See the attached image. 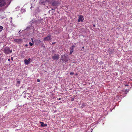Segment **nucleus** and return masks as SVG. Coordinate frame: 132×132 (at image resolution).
Returning <instances> with one entry per match:
<instances>
[{
    "label": "nucleus",
    "mask_w": 132,
    "mask_h": 132,
    "mask_svg": "<svg viewBox=\"0 0 132 132\" xmlns=\"http://www.w3.org/2000/svg\"><path fill=\"white\" fill-rule=\"evenodd\" d=\"M40 23L41 21L39 20H36L34 19L30 22V23L31 25L28 26L25 30H28L30 29H33L34 27H36L37 26H38Z\"/></svg>",
    "instance_id": "obj_1"
},
{
    "label": "nucleus",
    "mask_w": 132,
    "mask_h": 132,
    "mask_svg": "<svg viewBox=\"0 0 132 132\" xmlns=\"http://www.w3.org/2000/svg\"><path fill=\"white\" fill-rule=\"evenodd\" d=\"M51 5L53 7V8H52V10H54L55 9L57 8L58 5L60 4L59 2L58 1L55 0H52L51 2Z\"/></svg>",
    "instance_id": "obj_2"
},
{
    "label": "nucleus",
    "mask_w": 132,
    "mask_h": 132,
    "mask_svg": "<svg viewBox=\"0 0 132 132\" xmlns=\"http://www.w3.org/2000/svg\"><path fill=\"white\" fill-rule=\"evenodd\" d=\"M4 53L6 54H9L12 52V50H11L9 47H6L4 48Z\"/></svg>",
    "instance_id": "obj_3"
},
{
    "label": "nucleus",
    "mask_w": 132,
    "mask_h": 132,
    "mask_svg": "<svg viewBox=\"0 0 132 132\" xmlns=\"http://www.w3.org/2000/svg\"><path fill=\"white\" fill-rule=\"evenodd\" d=\"M59 55L57 54H56L52 56V58L54 60H57L59 59Z\"/></svg>",
    "instance_id": "obj_4"
},
{
    "label": "nucleus",
    "mask_w": 132,
    "mask_h": 132,
    "mask_svg": "<svg viewBox=\"0 0 132 132\" xmlns=\"http://www.w3.org/2000/svg\"><path fill=\"white\" fill-rule=\"evenodd\" d=\"M84 19L83 16L82 15H79V19L78 20V22H82Z\"/></svg>",
    "instance_id": "obj_5"
},
{
    "label": "nucleus",
    "mask_w": 132,
    "mask_h": 132,
    "mask_svg": "<svg viewBox=\"0 0 132 132\" xmlns=\"http://www.w3.org/2000/svg\"><path fill=\"white\" fill-rule=\"evenodd\" d=\"M6 4L5 0H0V7L4 6Z\"/></svg>",
    "instance_id": "obj_6"
},
{
    "label": "nucleus",
    "mask_w": 132,
    "mask_h": 132,
    "mask_svg": "<svg viewBox=\"0 0 132 132\" xmlns=\"http://www.w3.org/2000/svg\"><path fill=\"white\" fill-rule=\"evenodd\" d=\"M31 59L29 58L28 60L26 59L24 60V62L26 65H28L30 64L31 62Z\"/></svg>",
    "instance_id": "obj_7"
},
{
    "label": "nucleus",
    "mask_w": 132,
    "mask_h": 132,
    "mask_svg": "<svg viewBox=\"0 0 132 132\" xmlns=\"http://www.w3.org/2000/svg\"><path fill=\"white\" fill-rule=\"evenodd\" d=\"M51 36L50 35L48 36L47 37L45 38L44 39V41H48L50 40L51 39Z\"/></svg>",
    "instance_id": "obj_8"
},
{
    "label": "nucleus",
    "mask_w": 132,
    "mask_h": 132,
    "mask_svg": "<svg viewBox=\"0 0 132 132\" xmlns=\"http://www.w3.org/2000/svg\"><path fill=\"white\" fill-rule=\"evenodd\" d=\"M61 59L64 62H66L67 61L66 59V57L65 55L62 56L61 57Z\"/></svg>",
    "instance_id": "obj_9"
},
{
    "label": "nucleus",
    "mask_w": 132,
    "mask_h": 132,
    "mask_svg": "<svg viewBox=\"0 0 132 132\" xmlns=\"http://www.w3.org/2000/svg\"><path fill=\"white\" fill-rule=\"evenodd\" d=\"M40 123H41L40 126L42 127H46L47 126V125L46 124H44L43 122L40 121Z\"/></svg>",
    "instance_id": "obj_10"
},
{
    "label": "nucleus",
    "mask_w": 132,
    "mask_h": 132,
    "mask_svg": "<svg viewBox=\"0 0 132 132\" xmlns=\"http://www.w3.org/2000/svg\"><path fill=\"white\" fill-rule=\"evenodd\" d=\"M46 1V0H40L39 2L40 4H45V3Z\"/></svg>",
    "instance_id": "obj_11"
},
{
    "label": "nucleus",
    "mask_w": 132,
    "mask_h": 132,
    "mask_svg": "<svg viewBox=\"0 0 132 132\" xmlns=\"http://www.w3.org/2000/svg\"><path fill=\"white\" fill-rule=\"evenodd\" d=\"M21 39H14V41L17 43H20L21 42Z\"/></svg>",
    "instance_id": "obj_12"
},
{
    "label": "nucleus",
    "mask_w": 132,
    "mask_h": 132,
    "mask_svg": "<svg viewBox=\"0 0 132 132\" xmlns=\"http://www.w3.org/2000/svg\"><path fill=\"white\" fill-rule=\"evenodd\" d=\"M75 47L74 45H73L71 46L70 48V51H73V48Z\"/></svg>",
    "instance_id": "obj_13"
},
{
    "label": "nucleus",
    "mask_w": 132,
    "mask_h": 132,
    "mask_svg": "<svg viewBox=\"0 0 132 132\" xmlns=\"http://www.w3.org/2000/svg\"><path fill=\"white\" fill-rule=\"evenodd\" d=\"M35 42L36 43H38V44L42 42L40 40L38 39L36 40Z\"/></svg>",
    "instance_id": "obj_14"
},
{
    "label": "nucleus",
    "mask_w": 132,
    "mask_h": 132,
    "mask_svg": "<svg viewBox=\"0 0 132 132\" xmlns=\"http://www.w3.org/2000/svg\"><path fill=\"white\" fill-rule=\"evenodd\" d=\"M3 29V27L2 26H0V32H1Z\"/></svg>",
    "instance_id": "obj_15"
},
{
    "label": "nucleus",
    "mask_w": 132,
    "mask_h": 132,
    "mask_svg": "<svg viewBox=\"0 0 132 132\" xmlns=\"http://www.w3.org/2000/svg\"><path fill=\"white\" fill-rule=\"evenodd\" d=\"M41 44V46H42V47H45V45H44V44L43 43H42V42H41V43H40Z\"/></svg>",
    "instance_id": "obj_16"
},
{
    "label": "nucleus",
    "mask_w": 132,
    "mask_h": 132,
    "mask_svg": "<svg viewBox=\"0 0 132 132\" xmlns=\"http://www.w3.org/2000/svg\"><path fill=\"white\" fill-rule=\"evenodd\" d=\"M29 44L31 46H32L33 45L34 43H32L31 42H29Z\"/></svg>",
    "instance_id": "obj_17"
},
{
    "label": "nucleus",
    "mask_w": 132,
    "mask_h": 132,
    "mask_svg": "<svg viewBox=\"0 0 132 132\" xmlns=\"http://www.w3.org/2000/svg\"><path fill=\"white\" fill-rule=\"evenodd\" d=\"M129 91V90L128 89H126L125 90V93H127Z\"/></svg>",
    "instance_id": "obj_18"
},
{
    "label": "nucleus",
    "mask_w": 132,
    "mask_h": 132,
    "mask_svg": "<svg viewBox=\"0 0 132 132\" xmlns=\"http://www.w3.org/2000/svg\"><path fill=\"white\" fill-rule=\"evenodd\" d=\"M7 1H8V2H9V4H10V3L11 2V0H7Z\"/></svg>",
    "instance_id": "obj_19"
},
{
    "label": "nucleus",
    "mask_w": 132,
    "mask_h": 132,
    "mask_svg": "<svg viewBox=\"0 0 132 132\" xmlns=\"http://www.w3.org/2000/svg\"><path fill=\"white\" fill-rule=\"evenodd\" d=\"M74 73L72 72H71L70 73V75H73Z\"/></svg>",
    "instance_id": "obj_20"
},
{
    "label": "nucleus",
    "mask_w": 132,
    "mask_h": 132,
    "mask_svg": "<svg viewBox=\"0 0 132 132\" xmlns=\"http://www.w3.org/2000/svg\"><path fill=\"white\" fill-rule=\"evenodd\" d=\"M40 80H39V79H37V82H40Z\"/></svg>",
    "instance_id": "obj_21"
},
{
    "label": "nucleus",
    "mask_w": 132,
    "mask_h": 132,
    "mask_svg": "<svg viewBox=\"0 0 132 132\" xmlns=\"http://www.w3.org/2000/svg\"><path fill=\"white\" fill-rule=\"evenodd\" d=\"M20 81H17V83H18V84H20Z\"/></svg>",
    "instance_id": "obj_22"
},
{
    "label": "nucleus",
    "mask_w": 132,
    "mask_h": 132,
    "mask_svg": "<svg viewBox=\"0 0 132 132\" xmlns=\"http://www.w3.org/2000/svg\"><path fill=\"white\" fill-rule=\"evenodd\" d=\"M73 51H70V54H71L73 52Z\"/></svg>",
    "instance_id": "obj_23"
},
{
    "label": "nucleus",
    "mask_w": 132,
    "mask_h": 132,
    "mask_svg": "<svg viewBox=\"0 0 132 132\" xmlns=\"http://www.w3.org/2000/svg\"><path fill=\"white\" fill-rule=\"evenodd\" d=\"M74 98H72L71 99V101H73L74 100Z\"/></svg>",
    "instance_id": "obj_24"
},
{
    "label": "nucleus",
    "mask_w": 132,
    "mask_h": 132,
    "mask_svg": "<svg viewBox=\"0 0 132 132\" xmlns=\"http://www.w3.org/2000/svg\"><path fill=\"white\" fill-rule=\"evenodd\" d=\"M55 42H53V43H52V45H53V44H55Z\"/></svg>",
    "instance_id": "obj_25"
},
{
    "label": "nucleus",
    "mask_w": 132,
    "mask_h": 132,
    "mask_svg": "<svg viewBox=\"0 0 132 132\" xmlns=\"http://www.w3.org/2000/svg\"><path fill=\"white\" fill-rule=\"evenodd\" d=\"M11 60H12V61H13V58L12 57L11 58Z\"/></svg>",
    "instance_id": "obj_26"
},
{
    "label": "nucleus",
    "mask_w": 132,
    "mask_h": 132,
    "mask_svg": "<svg viewBox=\"0 0 132 132\" xmlns=\"http://www.w3.org/2000/svg\"><path fill=\"white\" fill-rule=\"evenodd\" d=\"M28 45L27 44H26L25 45V46H26V47H27L28 46Z\"/></svg>",
    "instance_id": "obj_27"
},
{
    "label": "nucleus",
    "mask_w": 132,
    "mask_h": 132,
    "mask_svg": "<svg viewBox=\"0 0 132 132\" xmlns=\"http://www.w3.org/2000/svg\"><path fill=\"white\" fill-rule=\"evenodd\" d=\"M10 59H8V61H10Z\"/></svg>",
    "instance_id": "obj_28"
},
{
    "label": "nucleus",
    "mask_w": 132,
    "mask_h": 132,
    "mask_svg": "<svg viewBox=\"0 0 132 132\" xmlns=\"http://www.w3.org/2000/svg\"><path fill=\"white\" fill-rule=\"evenodd\" d=\"M31 39H32V42L33 43H34V42L33 41V40L31 38Z\"/></svg>",
    "instance_id": "obj_29"
},
{
    "label": "nucleus",
    "mask_w": 132,
    "mask_h": 132,
    "mask_svg": "<svg viewBox=\"0 0 132 132\" xmlns=\"http://www.w3.org/2000/svg\"><path fill=\"white\" fill-rule=\"evenodd\" d=\"M61 100V98H59V99H58V100Z\"/></svg>",
    "instance_id": "obj_30"
},
{
    "label": "nucleus",
    "mask_w": 132,
    "mask_h": 132,
    "mask_svg": "<svg viewBox=\"0 0 132 132\" xmlns=\"http://www.w3.org/2000/svg\"><path fill=\"white\" fill-rule=\"evenodd\" d=\"M93 26L94 27H95V25L94 24V25H93Z\"/></svg>",
    "instance_id": "obj_31"
},
{
    "label": "nucleus",
    "mask_w": 132,
    "mask_h": 132,
    "mask_svg": "<svg viewBox=\"0 0 132 132\" xmlns=\"http://www.w3.org/2000/svg\"><path fill=\"white\" fill-rule=\"evenodd\" d=\"M126 86H128V85H126Z\"/></svg>",
    "instance_id": "obj_32"
},
{
    "label": "nucleus",
    "mask_w": 132,
    "mask_h": 132,
    "mask_svg": "<svg viewBox=\"0 0 132 132\" xmlns=\"http://www.w3.org/2000/svg\"><path fill=\"white\" fill-rule=\"evenodd\" d=\"M82 48H84V47H82Z\"/></svg>",
    "instance_id": "obj_33"
},
{
    "label": "nucleus",
    "mask_w": 132,
    "mask_h": 132,
    "mask_svg": "<svg viewBox=\"0 0 132 132\" xmlns=\"http://www.w3.org/2000/svg\"><path fill=\"white\" fill-rule=\"evenodd\" d=\"M25 93V91H24V92H23V93Z\"/></svg>",
    "instance_id": "obj_34"
},
{
    "label": "nucleus",
    "mask_w": 132,
    "mask_h": 132,
    "mask_svg": "<svg viewBox=\"0 0 132 132\" xmlns=\"http://www.w3.org/2000/svg\"><path fill=\"white\" fill-rule=\"evenodd\" d=\"M20 31H19V33L20 32Z\"/></svg>",
    "instance_id": "obj_35"
},
{
    "label": "nucleus",
    "mask_w": 132,
    "mask_h": 132,
    "mask_svg": "<svg viewBox=\"0 0 132 132\" xmlns=\"http://www.w3.org/2000/svg\"><path fill=\"white\" fill-rule=\"evenodd\" d=\"M32 8V7L31 6V7L30 8H31H31Z\"/></svg>",
    "instance_id": "obj_36"
}]
</instances>
